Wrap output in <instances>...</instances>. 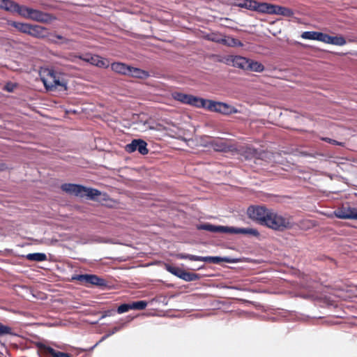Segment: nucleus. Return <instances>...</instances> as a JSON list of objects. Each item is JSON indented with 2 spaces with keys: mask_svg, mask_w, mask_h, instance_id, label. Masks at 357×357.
I'll list each match as a JSON object with an SVG mask.
<instances>
[{
  "mask_svg": "<svg viewBox=\"0 0 357 357\" xmlns=\"http://www.w3.org/2000/svg\"><path fill=\"white\" fill-rule=\"evenodd\" d=\"M204 257L188 255V259L191 261H204Z\"/></svg>",
  "mask_w": 357,
  "mask_h": 357,
  "instance_id": "40",
  "label": "nucleus"
},
{
  "mask_svg": "<svg viewBox=\"0 0 357 357\" xmlns=\"http://www.w3.org/2000/svg\"><path fill=\"white\" fill-rule=\"evenodd\" d=\"M29 32L27 34L33 36L35 38H40L45 36V28L40 25H32L30 24L29 27Z\"/></svg>",
  "mask_w": 357,
  "mask_h": 357,
  "instance_id": "17",
  "label": "nucleus"
},
{
  "mask_svg": "<svg viewBox=\"0 0 357 357\" xmlns=\"http://www.w3.org/2000/svg\"><path fill=\"white\" fill-rule=\"evenodd\" d=\"M166 270L181 279L185 271L179 267L173 266L168 264L166 265Z\"/></svg>",
  "mask_w": 357,
  "mask_h": 357,
  "instance_id": "31",
  "label": "nucleus"
},
{
  "mask_svg": "<svg viewBox=\"0 0 357 357\" xmlns=\"http://www.w3.org/2000/svg\"><path fill=\"white\" fill-rule=\"evenodd\" d=\"M202 103L203 105H202V108H205L209 111L218 112L224 115H229L239 112L236 108L225 102L203 99Z\"/></svg>",
  "mask_w": 357,
  "mask_h": 357,
  "instance_id": "4",
  "label": "nucleus"
},
{
  "mask_svg": "<svg viewBox=\"0 0 357 357\" xmlns=\"http://www.w3.org/2000/svg\"><path fill=\"white\" fill-rule=\"evenodd\" d=\"M41 80L47 90L53 91L59 86L64 90L67 89V82L61 75L52 69H46L43 71Z\"/></svg>",
  "mask_w": 357,
  "mask_h": 357,
  "instance_id": "2",
  "label": "nucleus"
},
{
  "mask_svg": "<svg viewBox=\"0 0 357 357\" xmlns=\"http://www.w3.org/2000/svg\"><path fill=\"white\" fill-rule=\"evenodd\" d=\"M324 43L337 46H343L347 43V40L342 36H331L325 33Z\"/></svg>",
  "mask_w": 357,
  "mask_h": 357,
  "instance_id": "15",
  "label": "nucleus"
},
{
  "mask_svg": "<svg viewBox=\"0 0 357 357\" xmlns=\"http://www.w3.org/2000/svg\"><path fill=\"white\" fill-rule=\"evenodd\" d=\"M279 15L284 17H291L294 15V11L287 7L273 5L272 15Z\"/></svg>",
  "mask_w": 357,
  "mask_h": 357,
  "instance_id": "19",
  "label": "nucleus"
},
{
  "mask_svg": "<svg viewBox=\"0 0 357 357\" xmlns=\"http://www.w3.org/2000/svg\"><path fill=\"white\" fill-rule=\"evenodd\" d=\"M36 345L40 350L50 354L52 357H71L68 354L56 351L53 348L47 346L42 342H38Z\"/></svg>",
  "mask_w": 357,
  "mask_h": 357,
  "instance_id": "14",
  "label": "nucleus"
},
{
  "mask_svg": "<svg viewBox=\"0 0 357 357\" xmlns=\"http://www.w3.org/2000/svg\"><path fill=\"white\" fill-rule=\"evenodd\" d=\"M132 310H144L147 306V302L145 301H139L131 303Z\"/></svg>",
  "mask_w": 357,
  "mask_h": 357,
  "instance_id": "35",
  "label": "nucleus"
},
{
  "mask_svg": "<svg viewBox=\"0 0 357 357\" xmlns=\"http://www.w3.org/2000/svg\"><path fill=\"white\" fill-rule=\"evenodd\" d=\"M73 279L79 281L84 284H94L98 287L106 285V282L104 279L98 277L96 275L91 274H81L77 275Z\"/></svg>",
  "mask_w": 357,
  "mask_h": 357,
  "instance_id": "7",
  "label": "nucleus"
},
{
  "mask_svg": "<svg viewBox=\"0 0 357 357\" xmlns=\"http://www.w3.org/2000/svg\"><path fill=\"white\" fill-rule=\"evenodd\" d=\"M79 58L82 61L88 62L99 68H107L109 66V61L107 59H103L98 55L86 54L80 56Z\"/></svg>",
  "mask_w": 357,
  "mask_h": 357,
  "instance_id": "9",
  "label": "nucleus"
},
{
  "mask_svg": "<svg viewBox=\"0 0 357 357\" xmlns=\"http://www.w3.org/2000/svg\"><path fill=\"white\" fill-rule=\"evenodd\" d=\"M249 60L245 57L236 56L232 59L233 66L243 70H248Z\"/></svg>",
  "mask_w": 357,
  "mask_h": 357,
  "instance_id": "24",
  "label": "nucleus"
},
{
  "mask_svg": "<svg viewBox=\"0 0 357 357\" xmlns=\"http://www.w3.org/2000/svg\"><path fill=\"white\" fill-rule=\"evenodd\" d=\"M334 215L340 219L357 220V208L343 206L335 211Z\"/></svg>",
  "mask_w": 357,
  "mask_h": 357,
  "instance_id": "10",
  "label": "nucleus"
},
{
  "mask_svg": "<svg viewBox=\"0 0 357 357\" xmlns=\"http://www.w3.org/2000/svg\"><path fill=\"white\" fill-rule=\"evenodd\" d=\"M3 165L1 164V169L3 170Z\"/></svg>",
  "mask_w": 357,
  "mask_h": 357,
  "instance_id": "48",
  "label": "nucleus"
},
{
  "mask_svg": "<svg viewBox=\"0 0 357 357\" xmlns=\"http://www.w3.org/2000/svg\"><path fill=\"white\" fill-rule=\"evenodd\" d=\"M111 68L114 72L123 75L128 76L129 73L130 72V66L121 62H114L112 63Z\"/></svg>",
  "mask_w": 357,
  "mask_h": 357,
  "instance_id": "16",
  "label": "nucleus"
},
{
  "mask_svg": "<svg viewBox=\"0 0 357 357\" xmlns=\"http://www.w3.org/2000/svg\"><path fill=\"white\" fill-rule=\"evenodd\" d=\"M130 72L129 73L128 76L132 77L146 79L150 76L149 73L148 71L144 70L138 68H134L130 66Z\"/></svg>",
  "mask_w": 357,
  "mask_h": 357,
  "instance_id": "22",
  "label": "nucleus"
},
{
  "mask_svg": "<svg viewBox=\"0 0 357 357\" xmlns=\"http://www.w3.org/2000/svg\"><path fill=\"white\" fill-rule=\"evenodd\" d=\"M56 38L59 39V40H61V42L60 43L61 44H67L68 43V42L70 41L67 38H63L62 36L61 35H54V36Z\"/></svg>",
  "mask_w": 357,
  "mask_h": 357,
  "instance_id": "42",
  "label": "nucleus"
},
{
  "mask_svg": "<svg viewBox=\"0 0 357 357\" xmlns=\"http://www.w3.org/2000/svg\"><path fill=\"white\" fill-rule=\"evenodd\" d=\"M20 6L10 0H1V8L11 13H17L18 14Z\"/></svg>",
  "mask_w": 357,
  "mask_h": 357,
  "instance_id": "20",
  "label": "nucleus"
},
{
  "mask_svg": "<svg viewBox=\"0 0 357 357\" xmlns=\"http://www.w3.org/2000/svg\"><path fill=\"white\" fill-rule=\"evenodd\" d=\"M245 153L247 154V158L250 157L259 158L261 155V153L259 152L256 149L252 147H247Z\"/></svg>",
  "mask_w": 357,
  "mask_h": 357,
  "instance_id": "34",
  "label": "nucleus"
},
{
  "mask_svg": "<svg viewBox=\"0 0 357 357\" xmlns=\"http://www.w3.org/2000/svg\"><path fill=\"white\" fill-rule=\"evenodd\" d=\"M8 43V41H7L6 40L2 41L1 40V46H3L4 47V49L6 50H8V48L6 47V44Z\"/></svg>",
  "mask_w": 357,
  "mask_h": 357,
  "instance_id": "45",
  "label": "nucleus"
},
{
  "mask_svg": "<svg viewBox=\"0 0 357 357\" xmlns=\"http://www.w3.org/2000/svg\"><path fill=\"white\" fill-rule=\"evenodd\" d=\"M8 25L11 26L14 28H15L17 31L26 33L29 32V27L30 24L27 23H22V22H17L15 21H8Z\"/></svg>",
  "mask_w": 357,
  "mask_h": 357,
  "instance_id": "25",
  "label": "nucleus"
},
{
  "mask_svg": "<svg viewBox=\"0 0 357 357\" xmlns=\"http://www.w3.org/2000/svg\"><path fill=\"white\" fill-rule=\"evenodd\" d=\"M55 18L47 13L42 12L39 10H36L31 20L38 22H42V23H48L52 22Z\"/></svg>",
  "mask_w": 357,
  "mask_h": 357,
  "instance_id": "13",
  "label": "nucleus"
},
{
  "mask_svg": "<svg viewBox=\"0 0 357 357\" xmlns=\"http://www.w3.org/2000/svg\"><path fill=\"white\" fill-rule=\"evenodd\" d=\"M36 10L28 6H20L18 14L24 18L31 20Z\"/></svg>",
  "mask_w": 357,
  "mask_h": 357,
  "instance_id": "26",
  "label": "nucleus"
},
{
  "mask_svg": "<svg viewBox=\"0 0 357 357\" xmlns=\"http://www.w3.org/2000/svg\"><path fill=\"white\" fill-rule=\"evenodd\" d=\"M228 234H243L248 235L252 236H259V231L253 228H238L234 227H229Z\"/></svg>",
  "mask_w": 357,
  "mask_h": 357,
  "instance_id": "12",
  "label": "nucleus"
},
{
  "mask_svg": "<svg viewBox=\"0 0 357 357\" xmlns=\"http://www.w3.org/2000/svg\"><path fill=\"white\" fill-rule=\"evenodd\" d=\"M172 96L174 100L184 104H188L197 107H202V105H203L202 102L204 98H197L192 95H188L179 92L174 93Z\"/></svg>",
  "mask_w": 357,
  "mask_h": 357,
  "instance_id": "6",
  "label": "nucleus"
},
{
  "mask_svg": "<svg viewBox=\"0 0 357 357\" xmlns=\"http://www.w3.org/2000/svg\"><path fill=\"white\" fill-rule=\"evenodd\" d=\"M228 288L232 289H240L238 287H229Z\"/></svg>",
  "mask_w": 357,
  "mask_h": 357,
  "instance_id": "46",
  "label": "nucleus"
},
{
  "mask_svg": "<svg viewBox=\"0 0 357 357\" xmlns=\"http://www.w3.org/2000/svg\"><path fill=\"white\" fill-rule=\"evenodd\" d=\"M264 67L261 63L257 62V61H254L250 59L249 60L248 70H252L254 72L260 73V72H262L264 70Z\"/></svg>",
  "mask_w": 357,
  "mask_h": 357,
  "instance_id": "30",
  "label": "nucleus"
},
{
  "mask_svg": "<svg viewBox=\"0 0 357 357\" xmlns=\"http://www.w3.org/2000/svg\"><path fill=\"white\" fill-rule=\"evenodd\" d=\"M200 275L190 272H187L184 271L183 274L182 275L181 279L186 282L195 281L200 279Z\"/></svg>",
  "mask_w": 357,
  "mask_h": 357,
  "instance_id": "32",
  "label": "nucleus"
},
{
  "mask_svg": "<svg viewBox=\"0 0 357 357\" xmlns=\"http://www.w3.org/2000/svg\"><path fill=\"white\" fill-rule=\"evenodd\" d=\"M121 326H116V327H114V328L112 329V331H110V332H109V333H108L107 335H106L105 336H104V337H102V339H105V338H106L107 337H109V335L114 334V333H116L117 331H120V330H121Z\"/></svg>",
  "mask_w": 357,
  "mask_h": 357,
  "instance_id": "43",
  "label": "nucleus"
},
{
  "mask_svg": "<svg viewBox=\"0 0 357 357\" xmlns=\"http://www.w3.org/2000/svg\"><path fill=\"white\" fill-rule=\"evenodd\" d=\"M204 262L213 263L218 264L222 261L231 262V260L229 257H204Z\"/></svg>",
  "mask_w": 357,
  "mask_h": 357,
  "instance_id": "28",
  "label": "nucleus"
},
{
  "mask_svg": "<svg viewBox=\"0 0 357 357\" xmlns=\"http://www.w3.org/2000/svg\"><path fill=\"white\" fill-rule=\"evenodd\" d=\"M130 310H132V305L128 304V303H124L118 307L117 312L119 314H122V313L128 312Z\"/></svg>",
  "mask_w": 357,
  "mask_h": 357,
  "instance_id": "36",
  "label": "nucleus"
},
{
  "mask_svg": "<svg viewBox=\"0 0 357 357\" xmlns=\"http://www.w3.org/2000/svg\"><path fill=\"white\" fill-rule=\"evenodd\" d=\"M177 258L181 259H188V254H184V253H179L177 255Z\"/></svg>",
  "mask_w": 357,
  "mask_h": 357,
  "instance_id": "44",
  "label": "nucleus"
},
{
  "mask_svg": "<svg viewBox=\"0 0 357 357\" xmlns=\"http://www.w3.org/2000/svg\"><path fill=\"white\" fill-rule=\"evenodd\" d=\"M208 38L209 40L222 44V38H224V37L218 36L215 33H212L208 36Z\"/></svg>",
  "mask_w": 357,
  "mask_h": 357,
  "instance_id": "37",
  "label": "nucleus"
},
{
  "mask_svg": "<svg viewBox=\"0 0 357 357\" xmlns=\"http://www.w3.org/2000/svg\"><path fill=\"white\" fill-rule=\"evenodd\" d=\"M222 44L229 47L243 46V44L240 40L231 36H225L224 38H222Z\"/></svg>",
  "mask_w": 357,
  "mask_h": 357,
  "instance_id": "27",
  "label": "nucleus"
},
{
  "mask_svg": "<svg viewBox=\"0 0 357 357\" xmlns=\"http://www.w3.org/2000/svg\"><path fill=\"white\" fill-rule=\"evenodd\" d=\"M26 258L30 261H44L47 259V256L44 253L36 252L28 254Z\"/></svg>",
  "mask_w": 357,
  "mask_h": 357,
  "instance_id": "29",
  "label": "nucleus"
},
{
  "mask_svg": "<svg viewBox=\"0 0 357 357\" xmlns=\"http://www.w3.org/2000/svg\"><path fill=\"white\" fill-rule=\"evenodd\" d=\"M293 225L291 216L271 210L264 226L273 230L282 231L291 229Z\"/></svg>",
  "mask_w": 357,
  "mask_h": 357,
  "instance_id": "1",
  "label": "nucleus"
},
{
  "mask_svg": "<svg viewBox=\"0 0 357 357\" xmlns=\"http://www.w3.org/2000/svg\"><path fill=\"white\" fill-rule=\"evenodd\" d=\"M16 86V84L8 82L4 86V89L8 92H13Z\"/></svg>",
  "mask_w": 357,
  "mask_h": 357,
  "instance_id": "39",
  "label": "nucleus"
},
{
  "mask_svg": "<svg viewBox=\"0 0 357 357\" xmlns=\"http://www.w3.org/2000/svg\"><path fill=\"white\" fill-rule=\"evenodd\" d=\"M61 188L63 191L80 197H87L90 199H95L100 195V192L96 189L86 188L81 185L73 183L62 184Z\"/></svg>",
  "mask_w": 357,
  "mask_h": 357,
  "instance_id": "3",
  "label": "nucleus"
},
{
  "mask_svg": "<svg viewBox=\"0 0 357 357\" xmlns=\"http://www.w3.org/2000/svg\"><path fill=\"white\" fill-rule=\"evenodd\" d=\"M81 55H79L80 56ZM79 59V56L77 55H75L74 54H70L68 57H67V59L70 61H72V62H76L77 59Z\"/></svg>",
  "mask_w": 357,
  "mask_h": 357,
  "instance_id": "41",
  "label": "nucleus"
},
{
  "mask_svg": "<svg viewBox=\"0 0 357 357\" xmlns=\"http://www.w3.org/2000/svg\"><path fill=\"white\" fill-rule=\"evenodd\" d=\"M325 33L318 31H305L301 37L304 39L318 40L324 43Z\"/></svg>",
  "mask_w": 357,
  "mask_h": 357,
  "instance_id": "18",
  "label": "nucleus"
},
{
  "mask_svg": "<svg viewBox=\"0 0 357 357\" xmlns=\"http://www.w3.org/2000/svg\"><path fill=\"white\" fill-rule=\"evenodd\" d=\"M273 4L268 3H259L256 1L254 10L259 13H267L272 15Z\"/></svg>",
  "mask_w": 357,
  "mask_h": 357,
  "instance_id": "21",
  "label": "nucleus"
},
{
  "mask_svg": "<svg viewBox=\"0 0 357 357\" xmlns=\"http://www.w3.org/2000/svg\"><path fill=\"white\" fill-rule=\"evenodd\" d=\"M321 139L324 142H326L328 143H330V144H334V145H337V146H344V142H338V141H336L335 139H331V138H328V137H322Z\"/></svg>",
  "mask_w": 357,
  "mask_h": 357,
  "instance_id": "38",
  "label": "nucleus"
},
{
  "mask_svg": "<svg viewBox=\"0 0 357 357\" xmlns=\"http://www.w3.org/2000/svg\"><path fill=\"white\" fill-rule=\"evenodd\" d=\"M125 149L128 153H133L138 151L142 155H146L149 153L147 143L141 139H133L126 146Z\"/></svg>",
  "mask_w": 357,
  "mask_h": 357,
  "instance_id": "8",
  "label": "nucleus"
},
{
  "mask_svg": "<svg viewBox=\"0 0 357 357\" xmlns=\"http://www.w3.org/2000/svg\"><path fill=\"white\" fill-rule=\"evenodd\" d=\"M211 145L216 151L227 152L229 150V146L222 139H214L211 142Z\"/></svg>",
  "mask_w": 357,
  "mask_h": 357,
  "instance_id": "23",
  "label": "nucleus"
},
{
  "mask_svg": "<svg viewBox=\"0 0 357 357\" xmlns=\"http://www.w3.org/2000/svg\"><path fill=\"white\" fill-rule=\"evenodd\" d=\"M199 230H206L212 233H226L228 234L229 226L213 225L210 223H205L197 225Z\"/></svg>",
  "mask_w": 357,
  "mask_h": 357,
  "instance_id": "11",
  "label": "nucleus"
},
{
  "mask_svg": "<svg viewBox=\"0 0 357 357\" xmlns=\"http://www.w3.org/2000/svg\"><path fill=\"white\" fill-rule=\"evenodd\" d=\"M4 335H10L11 336H18L17 333L11 327L1 324V336Z\"/></svg>",
  "mask_w": 357,
  "mask_h": 357,
  "instance_id": "33",
  "label": "nucleus"
},
{
  "mask_svg": "<svg viewBox=\"0 0 357 357\" xmlns=\"http://www.w3.org/2000/svg\"><path fill=\"white\" fill-rule=\"evenodd\" d=\"M270 211L264 206H251L248 208L247 213L250 218L264 226Z\"/></svg>",
  "mask_w": 357,
  "mask_h": 357,
  "instance_id": "5",
  "label": "nucleus"
},
{
  "mask_svg": "<svg viewBox=\"0 0 357 357\" xmlns=\"http://www.w3.org/2000/svg\"><path fill=\"white\" fill-rule=\"evenodd\" d=\"M224 20L226 21H230V20L229 18H225Z\"/></svg>",
  "mask_w": 357,
  "mask_h": 357,
  "instance_id": "47",
  "label": "nucleus"
}]
</instances>
